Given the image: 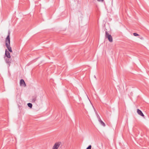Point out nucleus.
I'll return each mask as SVG.
<instances>
[{
  "mask_svg": "<svg viewBox=\"0 0 149 149\" xmlns=\"http://www.w3.org/2000/svg\"><path fill=\"white\" fill-rule=\"evenodd\" d=\"M96 113L97 114V118H99L100 117L99 116L98 114L97 113Z\"/></svg>",
  "mask_w": 149,
  "mask_h": 149,
  "instance_id": "obj_14",
  "label": "nucleus"
},
{
  "mask_svg": "<svg viewBox=\"0 0 149 149\" xmlns=\"http://www.w3.org/2000/svg\"><path fill=\"white\" fill-rule=\"evenodd\" d=\"M20 85H23L24 86H26L25 82L23 79H21L20 82Z\"/></svg>",
  "mask_w": 149,
  "mask_h": 149,
  "instance_id": "obj_8",
  "label": "nucleus"
},
{
  "mask_svg": "<svg viewBox=\"0 0 149 149\" xmlns=\"http://www.w3.org/2000/svg\"><path fill=\"white\" fill-rule=\"evenodd\" d=\"M61 144V142H56L52 147V149H58Z\"/></svg>",
  "mask_w": 149,
  "mask_h": 149,
  "instance_id": "obj_3",
  "label": "nucleus"
},
{
  "mask_svg": "<svg viewBox=\"0 0 149 149\" xmlns=\"http://www.w3.org/2000/svg\"><path fill=\"white\" fill-rule=\"evenodd\" d=\"M91 145H89L88 147L86 149H91Z\"/></svg>",
  "mask_w": 149,
  "mask_h": 149,
  "instance_id": "obj_12",
  "label": "nucleus"
},
{
  "mask_svg": "<svg viewBox=\"0 0 149 149\" xmlns=\"http://www.w3.org/2000/svg\"><path fill=\"white\" fill-rule=\"evenodd\" d=\"M97 1H103V0H97Z\"/></svg>",
  "mask_w": 149,
  "mask_h": 149,
  "instance_id": "obj_15",
  "label": "nucleus"
},
{
  "mask_svg": "<svg viewBox=\"0 0 149 149\" xmlns=\"http://www.w3.org/2000/svg\"><path fill=\"white\" fill-rule=\"evenodd\" d=\"M137 112L141 116L143 117L144 116V115L142 112V111L140 109H137Z\"/></svg>",
  "mask_w": 149,
  "mask_h": 149,
  "instance_id": "obj_7",
  "label": "nucleus"
},
{
  "mask_svg": "<svg viewBox=\"0 0 149 149\" xmlns=\"http://www.w3.org/2000/svg\"><path fill=\"white\" fill-rule=\"evenodd\" d=\"M10 30H8V35L6 38L5 41H10Z\"/></svg>",
  "mask_w": 149,
  "mask_h": 149,
  "instance_id": "obj_6",
  "label": "nucleus"
},
{
  "mask_svg": "<svg viewBox=\"0 0 149 149\" xmlns=\"http://www.w3.org/2000/svg\"><path fill=\"white\" fill-rule=\"evenodd\" d=\"M98 119L99 121L101 119L100 117L99 118H98Z\"/></svg>",
  "mask_w": 149,
  "mask_h": 149,
  "instance_id": "obj_16",
  "label": "nucleus"
},
{
  "mask_svg": "<svg viewBox=\"0 0 149 149\" xmlns=\"http://www.w3.org/2000/svg\"><path fill=\"white\" fill-rule=\"evenodd\" d=\"M99 122L100 123V124L103 126H105V124L104 123L101 119L99 121Z\"/></svg>",
  "mask_w": 149,
  "mask_h": 149,
  "instance_id": "obj_10",
  "label": "nucleus"
},
{
  "mask_svg": "<svg viewBox=\"0 0 149 149\" xmlns=\"http://www.w3.org/2000/svg\"><path fill=\"white\" fill-rule=\"evenodd\" d=\"M106 38H107L109 42H112L113 41V38L112 36L110 34H109L108 32L106 31H105Z\"/></svg>",
  "mask_w": 149,
  "mask_h": 149,
  "instance_id": "obj_1",
  "label": "nucleus"
},
{
  "mask_svg": "<svg viewBox=\"0 0 149 149\" xmlns=\"http://www.w3.org/2000/svg\"><path fill=\"white\" fill-rule=\"evenodd\" d=\"M6 46L8 50V51L10 52H12L11 47L10 46V41H5Z\"/></svg>",
  "mask_w": 149,
  "mask_h": 149,
  "instance_id": "obj_2",
  "label": "nucleus"
},
{
  "mask_svg": "<svg viewBox=\"0 0 149 149\" xmlns=\"http://www.w3.org/2000/svg\"><path fill=\"white\" fill-rule=\"evenodd\" d=\"M37 98V96L36 95L33 97V98L32 100V102H35Z\"/></svg>",
  "mask_w": 149,
  "mask_h": 149,
  "instance_id": "obj_9",
  "label": "nucleus"
},
{
  "mask_svg": "<svg viewBox=\"0 0 149 149\" xmlns=\"http://www.w3.org/2000/svg\"><path fill=\"white\" fill-rule=\"evenodd\" d=\"M5 56L6 57L8 58H11V56L9 52L8 51L7 49H5Z\"/></svg>",
  "mask_w": 149,
  "mask_h": 149,
  "instance_id": "obj_4",
  "label": "nucleus"
},
{
  "mask_svg": "<svg viewBox=\"0 0 149 149\" xmlns=\"http://www.w3.org/2000/svg\"><path fill=\"white\" fill-rule=\"evenodd\" d=\"M28 106L30 107V108H31L32 107V104L31 103H29L27 104Z\"/></svg>",
  "mask_w": 149,
  "mask_h": 149,
  "instance_id": "obj_11",
  "label": "nucleus"
},
{
  "mask_svg": "<svg viewBox=\"0 0 149 149\" xmlns=\"http://www.w3.org/2000/svg\"><path fill=\"white\" fill-rule=\"evenodd\" d=\"M4 58L6 62L8 65V67H9L11 63V61L10 59H9L10 58H8L7 57L6 58V57L4 56Z\"/></svg>",
  "mask_w": 149,
  "mask_h": 149,
  "instance_id": "obj_5",
  "label": "nucleus"
},
{
  "mask_svg": "<svg viewBox=\"0 0 149 149\" xmlns=\"http://www.w3.org/2000/svg\"><path fill=\"white\" fill-rule=\"evenodd\" d=\"M133 35L135 36H139V35L136 33H133Z\"/></svg>",
  "mask_w": 149,
  "mask_h": 149,
  "instance_id": "obj_13",
  "label": "nucleus"
}]
</instances>
